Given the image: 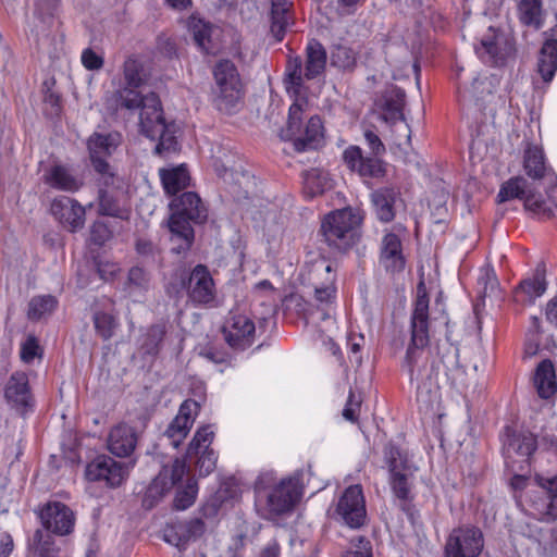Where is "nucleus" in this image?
I'll return each instance as SVG.
<instances>
[{
  "instance_id": "56",
  "label": "nucleus",
  "mask_w": 557,
  "mask_h": 557,
  "mask_svg": "<svg viewBox=\"0 0 557 557\" xmlns=\"http://www.w3.org/2000/svg\"><path fill=\"white\" fill-rule=\"evenodd\" d=\"M110 232L102 223H95L91 228V238L96 244H102L109 238Z\"/></svg>"
},
{
  "instance_id": "28",
  "label": "nucleus",
  "mask_w": 557,
  "mask_h": 557,
  "mask_svg": "<svg viewBox=\"0 0 557 557\" xmlns=\"http://www.w3.org/2000/svg\"><path fill=\"white\" fill-rule=\"evenodd\" d=\"M546 288L545 269L537 267L532 276L522 280L515 288L513 297L517 302L533 304L546 292Z\"/></svg>"
},
{
  "instance_id": "38",
  "label": "nucleus",
  "mask_w": 557,
  "mask_h": 557,
  "mask_svg": "<svg viewBox=\"0 0 557 557\" xmlns=\"http://www.w3.org/2000/svg\"><path fill=\"white\" fill-rule=\"evenodd\" d=\"M518 11L522 24L535 28L542 27V2L540 0H521Z\"/></svg>"
},
{
  "instance_id": "14",
  "label": "nucleus",
  "mask_w": 557,
  "mask_h": 557,
  "mask_svg": "<svg viewBox=\"0 0 557 557\" xmlns=\"http://www.w3.org/2000/svg\"><path fill=\"white\" fill-rule=\"evenodd\" d=\"M336 513L351 529H358L364 524L367 509L361 485H350L344 491L338 499Z\"/></svg>"
},
{
  "instance_id": "27",
  "label": "nucleus",
  "mask_w": 557,
  "mask_h": 557,
  "mask_svg": "<svg viewBox=\"0 0 557 557\" xmlns=\"http://www.w3.org/2000/svg\"><path fill=\"white\" fill-rule=\"evenodd\" d=\"M344 162L351 170L361 176L380 177L385 170L380 159L375 157H363L358 146H349L343 153Z\"/></svg>"
},
{
  "instance_id": "32",
  "label": "nucleus",
  "mask_w": 557,
  "mask_h": 557,
  "mask_svg": "<svg viewBox=\"0 0 557 557\" xmlns=\"http://www.w3.org/2000/svg\"><path fill=\"white\" fill-rule=\"evenodd\" d=\"M290 0H271V32L277 41H281L292 23Z\"/></svg>"
},
{
  "instance_id": "12",
  "label": "nucleus",
  "mask_w": 557,
  "mask_h": 557,
  "mask_svg": "<svg viewBox=\"0 0 557 557\" xmlns=\"http://www.w3.org/2000/svg\"><path fill=\"white\" fill-rule=\"evenodd\" d=\"M214 438L212 425L199 428L187 448V457H198L197 468L201 476L209 475L216 467L218 455L210 447Z\"/></svg>"
},
{
  "instance_id": "39",
  "label": "nucleus",
  "mask_w": 557,
  "mask_h": 557,
  "mask_svg": "<svg viewBox=\"0 0 557 557\" xmlns=\"http://www.w3.org/2000/svg\"><path fill=\"white\" fill-rule=\"evenodd\" d=\"M57 305V299L51 295L34 297L28 304V318L30 320H40L52 313Z\"/></svg>"
},
{
  "instance_id": "19",
  "label": "nucleus",
  "mask_w": 557,
  "mask_h": 557,
  "mask_svg": "<svg viewBox=\"0 0 557 557\" xmlns=\"http://www.w3.org/2000/svg\"><path fill=\"white\" fill-rule=\"evenodd\" d=\"M187 294L198 306H211L215 301L216 289L210 271L203 264L196 265L188 276Z\"/></svg>"
},
{
  "instance_id": "21",
  "label": "nucleus",
  "mask_w": 557,
  "mask_h": 557,
  "mask_svg": "<svg viewBox=\"0 0 557 557\" xmlns=\"http://www.w3.org/2000/svg\"><path fill=\"white\" fill-rule=\"evenodd\" d=\"M50 211L55 220L71 232H75L84 226L85 208L73 198L67 196L54 198L51 202Z\"/></svg>"
},
{
  "instance_id": "40",
  "label": "nucleus",
  "mask_w": 557,
  "mask_h": 557,
  "mask_svg": "<svg viewBox=\"0 0 557 557\" xmlns=\"http://www.w3.org/2000/svg\"><path fill=\"white\" fill-rule=\"evenodd\" d=\"M323 270L326 272L327 277L325 283L314 288L315 300L320 305H330L335 299L336 287H335V274L332 265L322 263Z\"/></svg>"
},
{
  "instance_id": "53",
  "label": "nucleus",
  "mask_w": 557,
  "mask_h": 557,
  "mask_svg": "<svg viewBox=\"0 0 557 557\" xmlns=\"http://www.w3.org/2000/svg\"><path fill=\"white\" fill-rule=\"evenodd\" d=\"M99 212L103 215H120V209L104 193H101L99 197Z\"/></svg>"
},
{
  "instance_id": "3",
  "label": "nucleus",
  "mask_w": 557,
  "mask_h": 557,
  "mask_svg": "<svg viewBox=\"0 0 557 557\" xmlns=\"http://www.w3.org/2000/svg\"><path fill=\"white\" fill-rule=\"evenodd\" d=\"M172 211L169 227L172 233V240L181 242L173 247L177 253L189 249L194 240V230L190 221L203 222L207 219V209L196 193L186 191L175 197L170 202Z\"/></svg>"
},
{
  "instance_id": "29",
  "label": "nucleus",
  "mask_w": 557,
  "mask_h": 557,
  "mask_svg": "<svg viewBox=\"0 0 557 557\" xmlns=\"http://www.w3.org/2000/svg\"><path fill=\"white\" fill-rule=\"evenodd\" d=\"M137 444V436L135 430L125 424L121 423L115 425L108 437L109 450L117 457L129 456Z\"/></svg>"
},
{
  "instance_id": "11",
  "label": "nucleus",
  "mask_w": 557,
  "mask_h": 557,
  "mask_svg": "<svg viewBox=\"0 0 557 557\" xmlns=\"http://www.w3.org/2000/svg\"><path fill=\"white\" fill-rule=\"evenodd\" d=\"M128 475V467L124 462L109 456H98L85 469V476L90 482H104L108 487L120 486Z\"/></svg>"
},
{
  "instance_id": "42",
  "label": "nucleus",
  "mask_w": 557,
  "mask_h": 557,
  "mask_svg": "<svg viewBox=\"0 0 557 557\" xmlns=\"http://www.w3.org/2000/svg\"><path fill=\"white\" fill-rule=\"evenodd\" d=\"M149 275L144 269L134 267L128 271L126 289L129 295L146 292L149 288Z\"/></svg>"
},
{
  "instance_id": "17",
  "label": "nucleus",
  "mask_w": 557,
  "mask_h": 557,
  "mask_svg": "<svg viewBox=\"0 0 557 557\" xmlns=\"http://www.w3.org/2000/svg\"><path fill=\"white\" fill-rule=\"evenodd\" d=\"M222 333L230 347L235 350H245L255 342V322L246 314L231 312L224 322Z\"/></svg>"
},
{
  "instance_id": "50",
  "label": "nucleus",
  "mask_w": 557,
  "mask_h": 557,
  "mask_svg": "<svg viewBox=\"0 0 557 557\" xmlns=\"http://www.w3.org/2000/svg\"><path fill=\"white\" fill-rule=\"evenodd\" d=\"M81 61L84 67L88 71H98L102 69L104 60L101 54H98L91 48L83 50Z\"/></svg>"
},
{
  "instance_id": "52",
  "label": "nucleus",
  "mask_w": 557,
  "mask_h": 557,
  "mask_svg": "<svg viewBox=\"0 0 557 557\" xmlns=\"http://www.w3.org/2000/svg\"><path fill=\"white\" fill-rule=\"evenodd\" d=\"M535 481L540 487L546 491L548 499L557 495V474L554 476L536 474Z\"/></svg>"
},
{
  "instance_id": "13",
  "label": "nucleus",
  "mask_w": 557,
  "mask_h": 557,
  "mask_svg": "<svg viewBox=\"0 0 557 557\" xmlns=\"http://www.w3.org/2000/svg\"><path fill=\"white\" fill-rule=\"evenodd\" d=\"M482 548L483 535L478 528H458L447 539L444 557H478Z\"/></svg>"
},
{
  "instance_id": "7",
  "label": "nucleus",
  "mask_w": 557,
  "mask_h": 557,
  "mask_svg": "<svg viewBox=\"0 0 557 557\" xmlns=\"http://www.w3.org/2000/svg\"><path fill=\"white\" fill-rule=\"evenodd\" d=\"M139 117L141 133L152 140H159L156 146L157 152L175 151L177 149L174 125L165 123L158 95L148 98L146 110L140 111Z\"/></svg>"
},
{
  "instance_id": "43",
  "label": "nucleus",
  "mask_w": 557,
  "mask_h": 557,
  "mask_svg": "<svg viewBox=\"0 0 557 557\" xmlns=\"http://www.w3.org/2000/svg\"><path fill=\"white\" fill-rule=\"evenodd\" d=\"M331 62L333 65L343 70L351 69L356 64V53L349 47L337 46L332 51Z\"/></svg>"
},
{
  "instance_id": "64",
  "label": "nucleus",
  "mask_w": 557,
  "mask_h": 557,
  "mask_svg": "<svg viewBox=\"0 0 557 557\" xmlns=\"http://www.w3.org/2000/svg\"><path fill=\"white\" fill-rule=\"evenodd\" d=\"M525 478L522 475H515L511 479V485L513 488H523L525 486Z\"/></svg>"
},
{
  "instance_id": "63",
  "label": "nucleus",
  "mask_w": 557,
  "mask_h": 557,
  "mask_svg": "<svg viewBox=\"0 0 557 557\" xmlns=\"http://www.w3.org/2000/svg\"><path fill=\"white\" fill-rule=\"evenodd\" d=\"M136 249L141 255H147L152 251V245L149 242L138 240L136 244Z\"/></svg>"
},
{
  "instance_id": "57",
  "label": "nucleus",
  "mask_w": 557,
  "mask_h": 557,
  "mask_svg": "<svg viewBox=\"0 0 557 557\" xmlns=\"http://www.w3.org/2000/svg\"><path fill=\"white\" fill-rule=\"evenodd\" d=\"M542 515V519L546 522L557 521V495L549 498Z\"/></svg>"
},
{
  "instance_id": "10",
  "label": "nucleus",
  "mask_w": 557,
  "mask_h": 557,
  "mask_svg": "<svg viewBox=\"0 0 557 557\" xmlns=\"http://www.w3.org/2000/svg\"><path fill=\"white\" fill-rule=\"evenodd\" d=\"M475 53L486 64L502 66L513 53L511 40L498 29L488 27L475 46Z\"/></svg>"
},
{
  "instance_id": "55",
  "label": "nucleus",
  "mask_w": 557,
  "mask_h": 557,
  "mask_svg": "<svg viewBox=\"0 0 557 557\" xmlns=\"http://www.w3.org/2000/svg\"><path fill=\"white\" fill-rule=\"evenodd\" d=\"M14 547L11 534L0 530V557H9Z\"/></svg>"
},
{
  "instance_id": "59",
  "label": "nucleus",
  "mask_w": 557,
  "mask_h": 557,
  "mask_svg": "<svg viewBox=\"0 0 557 557\" xmlns=\"http://www.w3.org/2000/svg\"><path fill=\"white\" fill-rule=\"evenodd\" d=\"M546 318L552 324L557 326V296L547 302Z\"/></svg>"
},
{
  "instance_id": "58",
  "label": "nucleus",
  "mask_w": 557,
  "mask_h": 557,
  "mask_svg": "<svg viewBox=\"0 0 557 557\" xmlns=\"http://www.w3.org/2000/svg\"><path fill=\"white\" fill-rule=\"evenodd\" d=\"M205 522L201 519L190 520L187 527V531L191 536H201L205 532Z\"/></svg>"
},
{
  "instance_id": "41",
  "label": "nucleus",
  "mask_w": 557,
  "mask_h": 557,
  "mask_svg": "<svg viewBox=\"0 0 557 557\" xmlns=\"http://www.w3.org/2000/svg\"><path fill=\"white\" fill-rule=\"evenodd\" d=\"M197 495V481L195 479H188L186 485L176 492L174 507L177 510H185L189 508L195 503Z\"/></svg>"
},
{
  "instance_id": "15",
  "label": "nucleus",
  "mask_w": 557,
  "mask_h": 557,
  "mask_svg": "<svg viewBox=\"0 0 557 557\" xmlns=\"http://www.w3.org/2000/svg\"><path fill=\"white\" fill-rule=\"evenodd\" d=\"M497 199L499 202L520 199L523 200L527 210L536 214L545 212V201L535 194L532 184L522 176H515L503 183Z\"/></svg>"
},
{
  "instance_id": "44",
  "label": "nucleus",
  "mask_w": 557,
  "mask_h": 557,
  "mask_svg": "<svg viewBox=\"0 0 557 557\" xmlns=\"http://www.w3.org/2000/svg\"><path fill=\"white\" fill-rule=\"evenodd\" d=\"M94 323L97 333L103 338L109 339L113 336L114 330L117 326L115 318L106 312H97L94 315Z\"/></svg>"
},
{
  "instance_id": "16",
  "label": "nucleus",
  "mask_w": 557,
  "mask_h": 557,
  "mask_svg": "<svg viewBox=\"0 0 557 557\" xmlns=\"http://www.w3.org/2000/svg\"><path fill=\"white\" fill-rule=\"evenodd\" d=\"M38 517L45 530L59 536L71 534L76 521L73 510L61 502L45 504L39 509Z\"/></svg>"
},
{
  "instance_id": "9",
  "label": "nucleus",
  "mask_w": 557,
  "mask_h": 557,
  "mask_svg": "<svg viewBox=\"0 0 557 557\" xmlns=\"http://www.w3.org/2000/svg\"><path fill=\"white\" fill-rule=\"evenodd\" d=\"M120 143L116 133L94 134L88 140V150L95 171L101 176L106 186L114 184V172L107 159L113 153Z\"/></svg>"
},
{
  "instance_id": "30",
  "label": "nucleus",
  "mask_w": 557,
  "mask_h": 557,
  "mask_svg": "<svg viewBox=\"0 0 557 557\" xmlns=\"http://www.w3.org/2000/svg\"><path fill=\"white\" fill-rule=\"evenodd\" d=\"M398 193L394 188L384 187L371 194V201L375 216L383 223H388L395 218V205Z\"/></svg>"
},
{
  "instance_id": "36",
  "label": "nucleus",
  "mask_w": 557,
  "mask_h": 557,
  "mask_svg": "<svg viewBox=\"0 0 557 557\" xmlns=\"http://www.w3.org/2000/svg\"><path fill=\"white\" fill-rule=\"evenodd\" d=\"M326 64V52L318 41H312L307 47V61L305 67L306 79H313L321 75Z\"/></svg>"
},
{
  "instance_id": "49",
  "label": "nucleus",
  "mask_w": 557,
  "mask_h": 557,
  "mask_svg": "<svg viewBox=\"0 0 557 557\" xmlns=\"http://www.w3.org/2000/svg\"><path fill=\"white\" fill-rule=\"evenodd\" d=\"M20 356L25 363H30L36 357H40V347L35 336H28L21 344Z\"/></svg>"
},
{
  "instance_id": "46",
  "label": "nucleus",
  "mask_w": 557,
  "mask_h": 557,
  "mask_svg": "<svg viewBox=\"0 0 557 557\" xmlns=\"http://www.w3.org/2000/svg\"><path fill=\"white\" fill-rule=\"evenodd\" d=\"M342 557H373L371 542L364 536L354 537Z\"/></svg>"
},
{
  "instance_id": "25",
  "label": "nucleus",
  "mask_w": 557,
  "mask_h": 557,
  "mask_svg": "<svg viewBox=\"0 0 557 557\" xmlns=\"http://www.w3.org/2000/svg\"><path fill=\"white\" fill-rule=\"evenodd\" d=\"M537 448L536 436L531 432H516L509 426L505 428L503 436V450L505 459L518 455L523 458H530Z\"/></svg>"
},
{
  "instance_id": "8",
  "label": "nucleus",
  "mask_w": 557,
  "mask_h": 557,
  "mask_svg": "<svg viewBox=\"0 0 557 557\" xmlns=\"http://www.w3.org/2000/svg\"><path fill=\"white\" fill-rule=\"evenodd\" d=\"M305 74H302L301 59L289 58L285 70V88L287 94L294 98V102L289 107V128H299L301 116L309 108L308 99L306 98L307 88L305 87Z\"/></svg>"
},
{
  "instance_id": "5",
  "label": "nucleus",
  "mask_w": 557,
  "mask_h": 557,
  "mask_svg": "<svg viewBox=\"0 0 557 557\" xmlns=\"http://www.w3.org/2000/svg\"><path fill=\"white\" fill-rule=\"evenodd\" d=\"M384 459L388 469L392 493L399 502L400 508L407 510L414 498L412 491L418 468L406 453L392 444L385 446Z\"/></svg>"
},
{
  "instance_id": "23",
  "label": "nucleus",
  "mask_w": 557,
  "mask_h": 557,
  "mask_svg": "<svg viewBox=\"0 0 557 557\" xmlns=\"http://www.w3.org/2000/svg\"><path fill=\"white\" fill-rule=\"evenodd\" d=\"M198 409V403L191 399L185 400L180 406L176 417L169 424L164 433L173 447L177 448L190 432Z\"/></svg>"
},
{
  "instance_id": "54",
  "label": "nucleus",
  "mask_w": 557,
  "mask_h": 557,
  "mask_svg": "<svg viewBox=\"0 0 557 557\" xmlns=\"http://www.w3.org/2000/svg\"><path fill=\"white\" fill-rule=\"evenodd\" d=\"M364 138L372 152L377 156L385 151V147L379 136L371 131L364 133Z\"/></svg>"
},
{
  "instance_id": "33",
  "label": "nucleus",
  "mask_w": 557,
  "mask_h": 557,
  "mask_svg": "<svg viewBox=\"0 0 557 557\" xmlns=\"http://www.w3.org/2000/svg\"><path fill=\"white\" fill-rule=\"evenodd\" d=\"M159 175L165 193L173 196L185 189L190 182L189 173L184 164L160 169Z\"/></svg>"
},
{
  "instance_id": "1",
  "label": "nucleus",
  "mask_w": 557,
  "mask_h": 557,
  "mask_svg": "<svg viewBox=\"0 0 557 557\" xmlns=\"http://www.w3.org/2000/svg\"><path fill=\"white\" fill-rule=\"evenodd\" d=\"M431 321L429 297L423 283L417 287V297L410 317V341L401 364L411 385L416 386L417 400L429 405L436 399V376L440 366L448 371L457 367L458 349L450 343L429 347Z\"/></svg>"
},
{
  "instance_id": "4",
  "label": "nucleus",
  "mask_w": 557,
  "mask_h": 557,
  "mask_svg": "<svg viewBox=\"0 0 557 557\" xmlns=\"http://www.w3.org/2000/svg\"><path fill=\"white\" fill-rule=\"evenodd\" d=\"M211 103L221 113L232 115L239 111L244 99V84L231 60H220L212 70Z\"/></svg>"
},
{
  "instance_id": "18",
  "label": "nucleus",
  "mask_w": 557,
  "mask_h": 557,
  "mask_svg": "<svg viewBox=\"0 0 557 557\" xmlns=\"http://www.w3.org/2000/svg\"><path fill=\"white\" fill-rule=\"evenodd\" d=\"M406 228L401 225H395L386 230L380 244V263L388 272H400L405 268V257L403 253L401 237Z\"/></svg>"
},
{
  "instance_id": "31",
  "label": "nucleus",
  "mask_w": 557,
  "mask_h": 557,
  "mask_svg": "<svg viewBox=\"0 0 557 557\" xmlns=\"http://www.w3.org/2000/svg\"><path fill=\"white\" fill-rule=\"evenodd\" d=\"M44 182L59 190L74 193L79 189L82 183L64 165H53L44 175Z\"/></svg>"
},
{
  "instance_id": "51",
  "label": "nucleus",
  "mask_w": 557,
  "mask_h": 557,
  "mask_svg": "<svg viewBox=\"0 0 557 557\" xmlns=\"http://www.w3.org/2000/svg\"><path fill=\"white\" fill-rule=\"evenodd\" d=\"M360 400L356 398L354 392H349L347 403L343 409V417L350 421L356 422L359 414Z\"/></svg>"
},
{
  "instance_id": "26",
  "label": "nucleus",
  "mask_w": 557,
  "mask_h": 557,
  "mask_svg": "<svg viewBox=\"0 0 557 557\" xmlns=\"http://www.w3.org/2000/svg\"><path fill=\"white\" fill-rule=\"evenodd\" d=\"M523 169L533 181L546 180L550 184L557 183V176L553 169L547 165L543 149L536 145L529 144L525 147Z\"/></svg>"
},
{
  "instance_id": "60",
  "label": "nucleus",
  "mask_w": 557,
  "mask_h": 557,
  "mask_svg": "<svg viewBox=\"0 0 557 557\" xmlns=\"http://www.w3.org/2000/svg\"><path fill=\"white\" fill-rule=\"evenodd\" d=\"M165 2L175 10H185L191 5V0H165Z\"/></svg>"
},
{
  "instance_id": "34",
  "label": "nucleus",
  "mask_w": 557,
  "mask_h": 557,
  "mask_svg": "<svg viewBox=\"0 0 557 557\" xmlns=\"http://www.w3.org/2000/svg\"><path fill=\"white\" fill-rule=\"evenodd\" d=\"M534 386L541 398L547 399L553 396L557 389L554 364L545 359L537 366L534 374Z\"/></svg>"
},
{
  "instance_id": "35",
  "label": "nucleus",
  "mask_w": 557,
  "mask_h": 557,
  "mask_svg": "<svg viewBox=\"0 0 557 557\" xmlns=\"http://www.w3.org/2000/svg\"><path fill=\"white\" fill-rule=\"evenodd\" d=\"M188 29L196 45L206 53H210L213 49L211 37L216 28L211 23L196 15H191L188 20Z\"/></svg>"
},
{
  "instance_id": "20",
  "label": "nucleus",
  "mask_w": 557,
  "mask_h": 557,
  "mask_svg": "<svg viewBox=\"0 0 557 557\" xmlns=\"http://www.w3.org/2000/svg\"><path fill=\"white\" fill-rule=\"evenodd\" d=\"M302 119L299 122V128L290 129L289 120L287 121V128L282 135L285 140H293L294 147L297 151H305L308 149L318 148L324 139V126L319 115L311 116L305 128H301Z\"/></svg>"
},
{
  "instance_id": "45",
  "label": "nucleus",
  "mask_w": 557,
  "mask_h": 557,
  "mask_svg": "<svg viewBox=\"0 0 557 557\" xmlns=\"http://www.w3.org/2000/svg\"><path fill=\"white\" fill-rule=\"evenodd\" d=\"M165 329L162 325H152L147 330L143 348L146 354L153 355L158 352L159 346L163 341Z\"/></svg>"
},
{
  "instance_id": "6",
  "label": "nucleus",
  "mask_w": 557,
  "mask_h": 557,
  "mask_svg": "<svg viewBox=\"0 0 557 557\" xmlns=\"http://www.w3.org/2000/svg\"><path fill=\"white\" fill-rule=\"evenodd\" d=\"M146 82L143 63L135 57H128L123 63V81L119 82L114 90L117 106L128 111L146 110L148 98L154 92L143 96L138 88Z\"/></svg>"
},
{
  "instance_id": "24",
  "label": "nucleus",
  "mask_w": 557,
  "mask_h": 557,
  "mask_svg": "<svg viewBox=\"0 0 557 557\" xmlns=\"http://www.w3.org/2000/svg\"><path fill=\"white\" fill-rule=\"evenodd\" d=\"M4 398L22 413L33 407V396L26 372L15 371L11 374L4 387Z\"/></svg>"
},
{
  "instance_id": "22",
  "label": "nucleus",
  "mask_w": 557,
  "mask_h": 557,
  "mask_svg": "<svg viewBox=\"0 0 557 557\" xmlns=\"http://www.w3.org/2000/svg\"><path fill=\"white\" fill-rule=\"evenodd\" d=\"M298 478L283 479L269 494L268 507L274 515L290 510L300 498Z\"/></svg>"
},
{
  "instance_id": "47",
  "label": "nucleus",
  "mask_w": 557,
  "mask_h": 557,
  "mask_svg": "<svg viewBox=\"0 0 557 557\" xmlns=\"http://www.w3.org/2000/svg\"><path fill=\"white\" fill-rule=\"evenodd\" d=\"M188 467L183 459H175L173 461V465L170 470L163 469V471L160 473V475L154 481V484H157L159 481L166 479L168 475H170L171 485H175L176 483L181 482L184 475L187 473Z\"/></svg>"
},
{
  "instance_id": "48",
  "label": "nucleus",
  "mask_w": 557,
  "mask_h": 557,
  "mask_svg": "<svg viewBox=\"0 0 557 557\" xmlns=\"http://www.w3.org/2000/svg\"><path fill=\"white\" fill-rule=\"evenodd\" d=\"M52 541L49 536H45L41 530H36L33 536V546L38 552L39 557H58L57 552L52 547Z\"/></svg>"
},
{
  "instance_id": "62",
  "label": "nucleus",
  "mask_w": 557,
  "mask_h": 557,
  "mask_svg": "<svg viewBox=\"0 0 557 557\" xmlns=\"http://www.w3.org/2000/svg\"><path fill=\"white\" fill-rule=\"evenodd\" d=\"M393 92L395 94V97H396V101H395V104L393 107V109L395 111H399L404 104V100H405V92L401 90V89H394Z\"/></svg>"
},
{
  "instance_id": "37",
  "label": "nucleus",
  "mask_w": 557,
  "mask_h": 557,
  "mask_svg": "<svg viewBox=\"0 0 557 557\" xmlns=\"http://www.w3.org/2000/svg\"><path fill=\"white\" fill-rule=\"evenodd\" d=\"M331 187L327 173L312 169L304 175V194L308 197H315L323 194Z\"/></svg>"
},
{
  "instance_id": "61",
  "label": "nucleus",
  "mask_w": 557,
  "mask_h": 557,
  "mask_svg": "<svg viewBox=\"0 0 557 557\" xmlns=\"http://www.w3.org/2000/svg\"><path fill=\"white\" fill-rule=\"evenodd\" d=\"M273 480V474L271 472L262 473L258 476L256 482L257 488H264L265 485Z\"/></svg>"
},
{
  "instance_id": "2",
  "label": "nucleus",
  "mask_w": 557,
  "mask_h": 557,
  "mask_svg": "<svg viewBox=\"0 0 557 557\" xmlns=\"http://www.w3.org/2000/svg\"><path fill=\"white\" fill-rule=\"evenodd\" d=\"M364 211L360 208L346 207L327 213L321 222V234L331 248L347 251L361 237Z\"/></svg>"
}]
</instances>
